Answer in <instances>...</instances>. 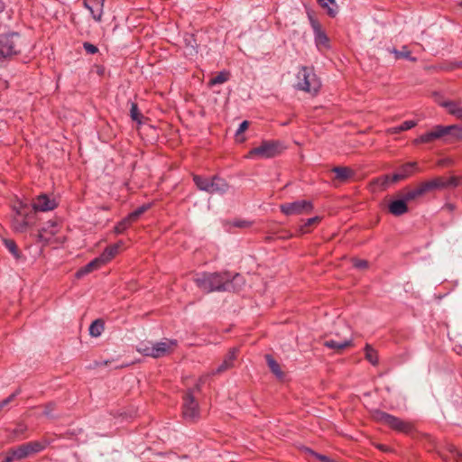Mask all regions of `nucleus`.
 Here are the masks:
<instances>
[{
  "instance_id": "nucleus-3",
  "label": "nucleus",
  "mask_w": 462,
  "mask_h": 462,
  "mask_svg": "<svg viewBox=\"0 0 462 462\" xmlns=\"http://www.w3.org/2000/svg\"><path fill=\"white\" fill-rule=\"evenodd\" d=\"M178 346L176 339L164 338L161 342L152 343L150 345L142 344L138 347V352L145 356L160 358L171 354Z\"/></svg>"
},
{
  "instance_id": "nucleus-51",
  "label": "nucleus",
  "mask_w": 462,
  "mask_h": 462,
  "mask_svg": "<svg viewBox=\"0 0 462 462\" xmlns=\"http://www.w3.org/2000/svg\"><path fill=\"white\" fill-rule=\"evenodd\" d=\"M204 383V377H200V378H199V382H198V383H197V384L195 385V388H194V389H192V390H193V391H194V390L200 391V389H201V385H202V383Z\"/></svg>"
},
{
  "instance_id": "nucleus-38",
  "label": "nucleus",
  "mask_w": 462,
  "mask_h": 462,
  "mask_svg": "<svg viewBox=\"0 0 462 462\" xmlns=\"http://www.w3.org/2000/svg\"><path fill=\"white\" fill-rule=\"evenodd\" d=\"M320 221V218L319 217H314L307 219V221L304 223V225L300 226L299 232L300 234L308 233L309 230L307 229L309 226L318 224Z\"/></svg>"
},
{
  "instance_id": "nucleus-50",
  "label": "nucleus",
  "mask_w": 462,
  "mask_h": 462,
  "mask_svg": "<svg viewBox=\"0 0 462 462\" xmlns=\"http://www.w3.org/2000/svg\"><path fill=\"white\" fill-rule=\"evenodd\" d=\"M234 226L236 227H247L250 226V223L245 220H237L234 223Z\"/></svg>"
},
{
  "instance_id": "nucleus-33",
  "label": "nucleus",
  "mask_w": 462,
  "mask_h": 462,
  "mask_svg": "<svg viewBox=\"0 0 462 462\" xmlns=\"http://www.w3.org/2000/svg\"><path fill=\"white\" fill-rule=\"evenodd\" d=\"M365 358L373 365L378 364V354L370 345H366L365 347Z\"/></svg>"
},
{
  "instance_id": "nucleus-13",
  "label": "nucleus",
  "mask_w": 462,
  "mask_h": 462,
  "mask_svg": "<svg viewBox=\"0 0 462 462\" xmlns=\"http://www.w3.org/2000/svg\"><path fill=\"white\" fill-rule=\"evenodd\" d=\"M60 224L57 219L47 221L38 232V238L42 242L49 243L52 236L59 233Z\"/></svg>"
},
{
  "instance_id": "nucleus-52",
  "label": "nucleus",
  "mask_w": 462,
  "mask_h": 462,
  "mask_svg": "<svg viewBox=\"0 0 462 462\" xmlns=\"http://www.w3.org/2000/svg\"><path fill=\"white\" fill-rule=\"evenodd\" d=\"M445 207L449 210V211H453L455 209V205L453 204H450V203H448L445 205Z\"/></svg>"
},
{
  "instance_id": "nucleus-15",
  "label": "nucleus",
  "mask_w": 462,
  "mask_h": 462,
  "mask_svg": "<svg viewBox=\"0 0 462 462\" xmlns=\"http://www.w3.org/2000/svg\"><path fill=\"white\" fill-rule=\"evenodd\" d=\"M58 206L56 200L54 199H51L46 194H42L36 198L34 202L31 205L32 208L34 210V214L36 215L37 211H49L53 210Z\"/></svg>"
},
{
  "instance_id": "nucleus-56",
  "label": "nucleus",
  "mask_w": 462,
  "mask_h": 462,
  "mask_svg": "<svg viewBox=\"0 0 462 462\" xmlns=\"http://www.w3.org/2000/svg\"><path fill=\"white\" fill-rule=\"evenodd\" d=\"M458 5L462 7V1L458 4Z\"/></svg>"
},
{
  "instance_id": "nucleus-40",
  "label": "nucleus",
  "mask_w": 462,
  "mask_h": 462,
  "mask_svg": "<svg viewBox=\"0 0 462 462\" xmlns=\"http://www.w3.org/2000/svg\"><path fill=\"white\" fill-rule=\"evenodd\" d=\"M21 393V389L18 388L14 393H13L11 395H9L7 398L4 399L0 402V411L4 409L6 405H8L10 402H12L17 395Z\"/></svg>"
},
{
  "instance_id": "nucleus-7",
  "label": "nucleus",
  "mask_w": 462,
  "mask_h": 462,
  "mask_svg": "<svg viewBox=\"0 0 462 462\" xmlns=\"http://www.w3.org/2000/svg\"><path fill=\"white\" fill-rule=\"evenodd\" d=\"M373 418L398 432L408 434L412 430L411 423L379 410L374 411Z\"/></svg>"
},
{
  "instance_id": "nucleus-31",
  "label": "nucleus",
  "mask_w": 462,
  "mask_h": 462,
  "mask_svg": "<svg viewBox=\"0 0 462 462\" xmlns=\"http://www.w3.org/2000/svg\"><path fill=\"white\" fill-rule=\"evenodd\" d=\"M104 330V322L102 319L94 320L89 326V334L92 337H99Z\"/></svg>"
},
{
  "instance_id": "nucleus-41",
  "label": "nucleus",
  "mask_w": 462,
  "mask_h": 462,
  "mask_svg": "<svg viewBox=\"0 0 462 462\" xmlns=\"http://www.w3.org/2000/svg\"><path fill=\"white\" fill-rule=\"evenodd\" d=\"M442 181L445 184V189L448 187H457L460 184L459 178L455 176H452L448 179H445L442 177Z\"/></svg>"
},
{
  "instance_id": "nucleus-27",
  "label": "nucleus",
  "mask_w": 462,
  "mask_h": 462,
  "mask_svg": "<svg viewBox=\"0 0 462 462\" xmlns=\"http://www.w3.org/2000/svg\"><path fill=\"white\" fill-rule=\"evenodd\" d=\"M319 5L327 10V14L330 17H335L337 14V5L336 0H318Z\"/></svg>"
},
{
  "instance_id": "nucleus-26",
  "label": "nucleus",
  "mask_w": 462,
  "mask_h": 462,
  "mask_svg": "<svg viewBox=\"0 0 462 462\" xmlns=\"http://www.w3.org/2000/svg\"><path fill=\"white\" fill-rule=\"evenodd\" d=\"M440 106L447 108L448 112L462 120V106L455 101H443Z\"/></svg>"
},
{
  "instance_id": "nucleus-23",
  "label": "nucleus",
  "mask_w": 462,
  "mask_h": 462,
  "mask_svg": "<svg viewBox=\"0 0 462 462\" xmlns=\"http://www.w3.org/2000/svg\"><path fill=\"white\" fill-rule=\"evenodd\" d=\"M102 265H104V264L102 263L100 259L98 257H97L94 260L90 261L88 264H86L85 266H83L82 268L78 270L76 273V277L81 278V277L90 273L94 270L100 268Z\"/></svg>"
},
{
  "instance_id": "nucleus-44",
  "label": "nucleus",
  "mask_w": 462,
  "mask_h": 462,
  "mask_svg": "<svg viewBox=\"0 0 462 462\" xmlns=\"http://www.w3.org/2000/svg\"><path fill=\"white\" fill-rule=\"evenodd\" d=\"M83 48L88 54H96L98 51V48L88 42L83 43Z\"/></svg>"
},
{
  "instance_id": "nucleus-28",
  "label": "nucleus",
  "mask_w": 462,
  "mask_h": 462,
  "mask_svg": "<svg viewBox=\"0 0 462 462\" xmlns=\"http://www.w3.org/2000/svg\"><path fill=\"white\" fill-rule=\"evenodd\" d=\"M265 359L272 373H273L278 378H282L283 373L276 360H274L271 355H266Z\"/></svg>"
},
{
  "instance_id": "nucleus-53",
  "label": "nucleus",
  "mask_w": 462,
  "mask_h": 462,
  "mask_svg": "<svg viewBox=\"0 0 462 462\" xmlns=\"http://www.w3.org/2000/svg\"><path fill=\"white\" fill-rule=\"evenodd\" d=\"M377 448L383 451L388 450V448L384 445H382V444L378 445Z\"/></svg>"
},
{
  "instance_id": "nucleus-36",
  "label": "nucleus",
  "mask_w": 462,
  "mask_h": 462,
  "mask_svg": "<svg viewBox=\"0 0 462 462\" xmlns=\"http://www.w3.org/2000/svg\"><path fill=\"white\" fill-rule=\"evenodd\" d=\"M130 116H131L132 120H134L139 124L142 122V119L143 117V116L139 111L138 106L135 102H131Z\"/></svg>"
},
{
  "instance_id": "nucleus-45",
  "label": "nucleus",
  "mask_w": 462,
  "mask_h": 462,
  "mask_svg": "<svg viewBox=\"0 0 462 462\" xmlns=\"http://www.w3.org/2000/svg\"><path fill=\"white\" fill-rule=\"evenodd\" d=\"M418 125V122L417 121H414V120H408V121H404L401 125L402 131H407V130H410L413 127H415L416 125Z\"/></svg>"
},
{
  "instance_id": "nucleus-16",
  "label": "nucleus",
  "mask_w": 462,
  "mask_h": 462,
  "mask_svg": "<svg viewBox=\"0 0 462 462\" xmlns=\"http://www.w3.org/2000/svg\"><path fill=\"white\" fill-rule=\"evenodd\" d=\"M106 0H83V5L87 8L92 18L100 23L104 13V4Z\"/></svg>"
},
{
  "instance_id": "nucleus-55",
  "label": "nucleus",
  "mask_w": 462,
  "mask_h": 462,
  "mask_svg": "<svg viewBox=\"0 0 462 462\" xmlns=\"http://www.w3.org/2000/svg\"><path fill=\"white\" fill-rule=\"evenodd\" d=\"M457 68H462V60H461V61H459V62L457 64Z\"/></svg>"
},
{
  "instance_id": "nucleus-9",
  "label": "nucleus",
  "mask_w": 462,
  "mask_h": 462,
  "mask_svg": "<svg viewBox=\"0 0 462 462\" xmlns=\"http://www.w3.org/2000/svg\"><path fill=\"white\" fill-rule=\"evenodd\" d=\"M182 417L188 422H196L200 416L199 405L196 401L193 390L189 389L183 395Z\"/></svg>"
},
{
  "instance_id": "nucleus-6",
  "label": "nucleus",
  "mask_w": 462,
  "mask_h": 462,
  "mask_svg": "<svg viewBox=\"0 0 462 462\" xmlns=\"http://www.w3.org/2000/svg\"><path fill=\"white\" fill-rule=\"evenodd\" d=\"M320 87V80L312 68L303 66L300 69L297 73V89L316 94Z\"/></svg>"
},
{
  "instance_id": "nucleus-25",
  "label": "nucleus",
  "mask_w": 462,
  "mask_h": 462,
  "mask_svg": "<svg viewBox=\"0 0 462 462\" xmlns=\"http://www.w3.org/2000/svg\"><path fill=\"white\" fill-rule=\"evenodd\" d=\"M387 51L394 55L395 60L405 59L413 62L417 61V59L411 56V52L406 45L402 46L401 51L395 48H388Z\"/></svg>"
},
{
  "instance_id": "nucleus-5",
  "label": "nucleus",
  "mask_w": 462,
  "mask_h": 462,
  "mask_svg": "<svg viewBox=\"0 0 462 462\" xmlns=\"http://www.w3.org/2000/svg\"><path fill=\"white\" fill-rule=\"evenodd\" d=\"M448 134H452L457 139H460L462 138V127H459L457 125L447 126L438 125L434 126L431 131L420 135L413 141V143L415 144L429 143L434 142L435 140L440 139Z\"/></svg>"
},
{
  "instance_id": "nucleus-22",
  "label": "nucleus",
  "mask_w": 462,
  "mask_h": 462,
  "mask_svg": "<svg viewBox=\"0 0 462 462\" xmlns=\"http://www.w3.org/2000/svg\"><path fill=\"white\" fill-rule=\"evenodd\" d=\"M407 201L402 196V199H395L389 204V211L393 216L399 217L408 212Z\"/></svg>"
},
{
  "instance_id": "nucleus-49",
  "label": "nucleus",
  "mask_w": 462,
  "mask_h": 462,
  "mask_svg": "<svg viewBox=\"0 0 462 462\" xmlns=\"http://www.w3.org/2000/svg\"><path fill=\"white\" fill-rule=\"evenodd\" d=\"M402 132H403V131H402L401 125L394 126V127L389 128L387 130V133L390 134H400Z\"/></svg>"
},
{
  "instance_id": "nucleus-29",
  "label": "nucleus",
  "mask_w": 462,
  "mask_h": 462,
  "mask_svg": "<svg viewBox=\"0 0 462 462\" xmlns=\"http://www.w3.org/2000/svg\"><path fill=\"white\" fill-rule=\"evenodd\" d=\"M28 428L25 423L18 422L16 427L11 431L10 440L14 441L17 439L23 438Z\"/></svg>"
},
{
  "instance_id": "nucleus-37",
  "label": "nucleus",
  "mask_w": 462,
  "mask_h": 462,
  "mask_svg": "<svg viewBox=\"0 0 462 462\" xmlns=\"http://www.w3.org/2000/svg\"><path fill=\"white\" fill-rule=\"evenodd\" d=\"M391 178L392 176L390 175H383L374 180V184L378 185L381 188V189H386L389 187L390 183H393L391 180Z\"/></svg>"
},
{
  "instance_id": "nucleus-4",
  "label": "nucleus",
  "mask_w": 462,
  "mask_h": 462,
  "mask_svg": "<svg viewBox=\"0 0 462 462\" xmlns=\"http://www.w3.org/2000/svg\"><path fill=\"white\" fill-rule=\"evenodd\" d=\"M193 181L199 190L206 191L210 194H225L229 185L226 180L217 175L211 178L203 177L201 175H193Z\"/></svg>"
},
{
  "instance_id": "nucleus-32",
  "label": "nucleus",
  "mask_w": 462,
  "mask_h": 462,
  "mask_svg": "<svg viewBox=\"0 0 462 462\" xmlns=\"http://www.w3.org/2000/svg\"><path fill=\"white\" fill-rule=\"evenodd\" d=\"M229 76L230 73L228 71H220L217 76L209 80L208 84L209 86L223 84L229 79Z\"/></svg>"
},
{
  "instance_id": "nucleus-14",
  "label": "nucleus",
  "mask_w": 462,
  "mask_h": 462,
  "mask_svg": "<svg viewBox=\"0 0 462 462\" xmlns=\"http://www.w3.org/2000/svg\"><path fill=\"white\" fill-rule=\"evenodd\" d=\"M308 16L310 22V25L314 32L315 43L317 47L328 48L329 40L326 32L322 30L320 23L310 13H308Z\"/></svg>"
},
{
  "instance_id": "nucleus-12",
  "label": "nucleus",
  "mask_w": 462,
  "mask_h": 462,
  "mask_svg": "<svg viewBox=\"0 0 462 462\" xmlns=\"http://www.w3.org/2000/svg\"><path fill=\"white\" fill-rule=\"evenodd\" d=\"M46 447V441H31L14 448V454L16 455V458L19 460L25 458L32 454L39 453L45 449Z\"/></svg>"
},
{
  "instance_id": "nucleus-24",
  "label": "nucleus",
  "mask_w": 462,
  "mask_h": 462,
  "mask_svg": "<svg viewBox=\"0 0 462 462\" xmlns=\"http://www.w3.org/2000/svg\"><path fill=\"white\" fill-rule=\"evenodd\" d=\"M336 174V179L345 182L355 175V171L349 167L337 166L332 169Z\"/></svg>"
},
{
  "instance_id": "nucleus-21",
  "label": "nucleus",
  "mask_w": 462,
  "mask_h": 462,
  "mask_svg": "<svg viewBox=\"0 0 462 462\" xmlns=\"http://www.w3.org/2000/svg\"><path fill=\"white\" fill-rule=\"evenodd\" d=\"M123 246V242L119 241L116 244L108 245L98 256L103 264L107 263L111 261L119 252V249Z\"/></svg>"
},
{
  "instance_id": "nucleus-19",
  "label": "nucleus",
  "mask_w": 462,
  "mask_h": 462,
  "mask_svg": "<svg viewBox=\"0 0 462 462\" xmlns=\"http://www.w3.org/2000/svg\"><path fill=\"white\" fill-rule=\"evenodd\" d=\"M419 186L421 189L423 196L436 189H445V184L442 181V177H437L432 180L420 182Z\"/></svg>"
},
{
  "instance_id": "nucleus-54",
  "label": "nucleus",
  "mask_w": 462,
  "mask_h": 462,
  "mask_svg": "<svg viewBox=\"0 0 462 462\" xmlns=\"http://www.w3.org/2000/svg\"><path fill=\"white\" fill-rule=\"evenodd\" d=\"M5 9V4L3 3L2 0H0V13H2Z\"/></svg>"
},
{
  "instance_id": "nucleus-18",
  "label": "nucleus",
  "mask_w": 462,
  "mask_h": 462,
  "mask_svg": "<svg viewBox=\"0 0 462 462\" xmlns=\"http://www.w3.org/2000/svg\"><path fill=\"white\" fill-rule=\"evenodd\" d=\"M416 169L417 162H415L404 163L399 168L398 172L392 175L391 180L393 182H398L400 180H405L411 176Z\"/></svg>"
},
{
  "instance_id": "nucleus-48",
  "label": "nucleus",
  "mask_w": 462,
  "mask_h": 462,
  "mask_svg": "<svg viewBox=\"0 0 462 462\" xmlns=\"http://www.w3.org/2000/svg\"><path fill=\"white\" fill-rule=\"evenodd\" d=\"M354 266L358 269H365L368 266V262L365 260L361 259H355L354 260Z\"/></svg>"
},
{
  "instance_id": "nucleus-8",
  "label": "nucleus",
  "mask_w": 462,
  "mask_h": 462,
  "mask_svg": "<svg viewBox=\"0 0 462 462\" xmlns=\"http://www.w3.org/2000/svg\"><path fill=\"white\" fill-rule=\"evenodd\" d=\"M19 37L17 32L0 35V63L20 54L21 50L17 43Z\"/></svg>"
},
{
  "instance_id": "nucleus-39",
  "label": "nucleus",
  "mask_w": 462,
  "mask_h": 462,
  "mask_svg": "<svg viewBox=\"0 0 462 462\" xmlns=\"http://www.w3.org/2000/svg\"><path fill=\"white\" fill-rule=\"evenodd\" d=\"M148 206L146 205H143L141 207H139L138 208H136L135 210H134L133 212H131L129 215H128V217L134 222H135L139 217L141 215H143L147 209H148Z\"/></svg>"
},
{
  "instance_id": "nucleus-42",
  "label": "nucleus",
  "mask_w": 462,
  "mask_h": 462,
  "mask_svg": "<svg viewBox=\"0 0 462 462\" xmlns=\"http://www.w3.org/2000/svg\"><path fill=\"white\" fill-rule=\"evenodd\" d=\"M305 450H306L307 453H309L311 456L317 457L321 462H336L335 460L329 458L328 457H327L325 455L318 454V453H316L315 451H313L312 449H310L309 448H306Z\"/></svg>"
},
{
  "instance_id": "nucleus-43",
  "label": "nucleus",
  "mask_w": 462,
  "mask_h": 462,
  "mask_svg": "<svg viewBox=\"0 0 462 462\" xmlns=\"http://www.w3.org/2000/svg\"><path fill=\"white\" fill-rule=\"evenodd\" d=\"M56 409V403L53 402H50L44 405L43 415L46 417L52 418V411Z\"/></svg>"
},
{
  "instance_id": "nucleus-11",
  "label": "nucleus",
  "mask_w": 462,
  "mask_h": 462,
  "mask_svg": "<svg viewBox=\"0 0 462 462\" xmlns=\"http://www.w3.org/2000/svg\"><path fill=\"white\" fill-rule=\"evenodd\" d=\"M280 209L286 216L301 215L310 213L313 209V205L311 201L303 199L282 204Z\"/></svg>"
},
{
  "instance_id": "nucleus-20",
  "label": "nucleus",
  "mask_w": 462,
  "mask_h": 462,
  "mask_svg": "<svg viewBox=\"0 0 462 462\" xmlns=\"http://www.w3.org/2000/svg\"><path fill=\"white\" fill-rule=\"evenodd\" d=\"M323 345L328 348L335 350L336 353H341L344 349L353 345V340L351 338L340 340L328 339L324 341Z\"/></svg>"
},
{
  "instance_id": "nucleus-17",
  "label": "nucleus",
  "mask_w": 462,
  "mask_h": 462,
  "mask_svg": "<svg viewBox=\"0 0 462 462\" xmlns=\"http://www.w3.org/2000/svg\"><path fill=\"white\" fill-rule=\"evenodd\" d=\"M238 349L236 347L231 348L224 357L223 362L217 366V368L211 372L212 375L222 374L225 371L234 366V362L236 359Z\"/></svg>"
},
{
  "instance_id": "nucleus-30",
  "label": "nucleus",
  "mask_w": 462,
  "mask_h": 462,
  "mask_svg": "<svg viewBox=\"0 0 462 462\" xmlns=\"http://www.w3.org/2000/svg\"><path fill=\"white\" fill-rule=\"evenodd\" d=\"M402 196L407 202H410L422 197L423 194L420 186L418 185L414 189L406 190Z\"/></svg>"
},
{
  "instance_id": "nucleus-1",
  "label": "nucleus",
  "mask_w": 462,
  "mask_h": 462,
  "mask_svg": "<svg viewBox=\"0 0 462 462\" xmlns=\"http://www.w3.org/2000/svg\"><path fill=\"white\" fill-rule=\"evenodd\" d=\"M241 278L238 273L231 277L227 273H203L195 279V282L206 293L230 291L235 290L234 282Z\"/></svg>"
},
{
  "instance_id": "nucleus-10",
  "label": "nucleus",
  "mask_w": 462,
  "mask_h": 462,
  "mask_svg": "<svg viewBox=\"0 0 462 462\" xmlns=\"http://www.w3.org/2000/svg\"><path fill=\"white\" fill-rule=\"evenodd\" d=\"M283 146L277 141H263L259 146L250 150L248 157L273 158L280 154Z\"/></svg>"
},
{
  "instance_id": "nucleus-2",
  "label": "nucleus",
  "mask_w": 462,
  "mask_h": 462,
  "mask_svg": "<svg viewBox=\"0 0 462 462\" xmlns=\"http://www.w3.org/2000/svg\"><path fill=\"white\" fill-rule=\"evenodd\" d=\"M14 215L12 227L15 232L24 233L36 222V216L31 205L24 201H16L13 206Z\"/></svg>"
},
{
  "instance_id": "nucleus-34",
  "label": "nucleus",
  "mask_w": 462,
  "mask_h": 462,
  "mask_svg": "<svg viewBox=\"0 0 462 462\" xmlns=\"http://www.w3.org/2000/svg\"><path fill=\"white\" fill-rule=\"evenodd\" d=\"M133 224V221L127 217H125V218H123L120 222H118L115 228H114V231L116 234L119 235V234H122L124 233L131 225Z\"/></svg>"
},
{
  "instance_id": "nucleus-35",
  "label": "nucleus",
  "mask_w": 462,
  "mask_h": 462,
  "mask_svg": "<svg viewBox=\"0 0 462 462\" xmlns=\"http://www.w3.org/2000/svg\"><path fill=\"white\" fill-rule=\"evenodd\" d=\"M4 245L8 249V251L14 256V258H20V251L16 245V243L14 240L5 239Z\"/></svg>"
},
{
  "instance_id": "nucleus-47",
  "label": "nucleus",
  "mask_w": 462,
  "mask_h": 462,
  "mask_svg": "<svg viewBox=\"0 0 462 462\" xmlns=\"http://www.w3.org/2000/svg\"><path fill=\"white\" fill-rule=\"evenodd\" d=\"M448 450L455 457V458H462V453L458 451L454 445H448Z\"/></svg>"
},
{
  "instance_id": "nucleus-46",
  "label": "nucleus",
  "mask_w": 462,
  "mask_h": 462,
  "mask_svg": "<svg viewBox=\"0 0 462 462\" xmlns=\"http://www.w3.org/2000/svg\"><path fill=\"white\" fill-rule=\"evenodd\" d=\"M249 126V122L248 121H243L240 125H239V127L238 129L236 130V139L238 140L239 139V136L241 134H243Z\"/></svg>"
}]
</instances>
